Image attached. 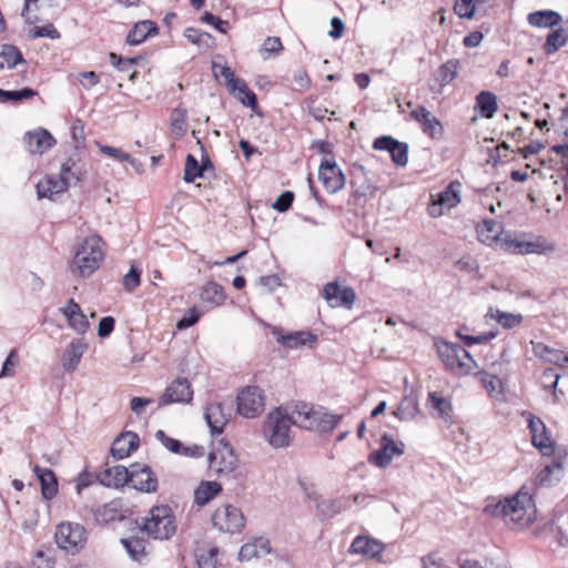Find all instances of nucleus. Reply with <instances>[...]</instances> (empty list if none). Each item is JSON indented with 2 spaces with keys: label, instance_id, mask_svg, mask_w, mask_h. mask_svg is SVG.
I'll list each match as a JSON object with an SVG mask.
<instances>
[{
  "label": "nucleus",
  "instance_id": "16",
  "mask_svg": "<svg viewBox=\"0 0 568 568\" xmlns=\"http://www.w3.org/2000/svg\"><path fill=\"white\" fill-rule=\"evenodd\" d=\"M131 486L142 493L153 494L158 491L159 481L151 467L144 464L131 465Z\"/></svg>",
  "mask_w": 568,
  "mask_h": 568
},
{
  "label": "nucleus",
  "instance_id": "10",
  "mask_svg": "<svg viewBox=\"0 0 568 568\" xmlns=\"http://www.w3.org/2000/svg\"><path fill=\"white\" fill-rule=\"evenodd\" d=\"M405 452V444L394 440L389 434H384L379 439V448L368 456V462L379 468L387 467L394 457L402 456Z\"/></svg>",
  "mask_w": 568,
  "mask_h": 568
},
{
  "label": "nucleus",
  "instance_id": "12",
  "mask_svg": "<svg viewBox=\"0 0 568 568\" xmlns=\"http://www.w3.org/2000/svg\"><path fill=\"white\" fill-rule=\"evenodd\" d=\"M435 346L439 358L449 371L456 374H469L470 363H466L458 357L459 345L444 339H436Z\"/></svg>",
  "mask_w": 568,
  "mask_h": 568
},
{
  "label": "nucleus",
  "instance_id": "41",
  "mask_svg": "<svg viewBox=\"0 0 568 568\" xmlns=\"http://www.w3.org/2000/svg\"><path fill=\"white\" fill-rule=\"evenodd\" d=\"M459 64L458 59H450L438 68L437 81L440 87L449 84L457 77Z\"/></svg>",
  "mask_w": 568,
  "mask_h": 568
},
{
  "label": "nucleus",
  "instance_id": "32",
  "mask_svg": "<svg viewBox=\"0 0 568 568\" xmlns=\"http://www.w3.org/2000/svg\"><path fill=\"white\" fill-rule=\"evenodd\" d=\"M200 298L203 303H206L212 307H216L224 303L226 296L224 294V288L221 284L214 281H210L202 286L200 292Z\"/></svg>",
  "mask_w": 568,
  "mask_h": 568
},
{
  "label": "nucleus",
  "instance_id": "28",
  "mask_svg": "<svg viewBox=\"0 0 568 568\" xmlns=\"http://www.w3.org/2000/svg\"><path fill=\"white\" fill-rule=\"evenodd\" d=\"M33 473L40 481L42 497L45 500L54 498L58 494V479L53 470L34 465Z\"/></svg>",
  "mask_w": 568,
  "mask_h": 568
},
{
  "label": "nucleus",
  "instance_id": "60",
  "mask_svg": "<svg viewBox=\"0 0 568 568\" xmlns=\"http://www.w3.org/2000/svg\"><path fill=\"white\" fill-rule=\"evenodd\" d=\"M155 438L170 452L174 454H181L183 449V444L175 439L169 437L163 430H158L155 433Z\"/></svg>",
  "mask_w": 568,
  "mask_h": 568
},
{
  "label": "nucleus",
  "instance_id": "40",
  "mask_svg": "<svg viewBox=\"0 0 568 568\" xmlns=\"http://www.w3.org/2000/svg\"><path fill=\"white\" fill-rule=\"evenodd\" d=\"M38 92L31 88H22L20 90H3L0 89V102L20 103L24 100L34 98Z\"/></svg>",
  "mask_w": 568,
  "mask_h": 568
},
{
  "label": "nucleus",
  "instance_id": "53",
  "mask_svg": "<svg viewBox=\"0 0 568 568\" xmlns=\"http://www.w3.org/2000/svg\"><path fill=\"white\" fill-rule=\"evenodd\" d=\"M479 375L484 387L491 396L501 394L503 383L498 376L484 371L480 372Z\"/></svg>",
  "mask_w": 568,
  "mask_h": 568
},
{
  "label": "nucleus",
  "instance_id": "17",
  "mask_svg": "<svg viewBox=\"0 0 568 568\" xmlns=\"http://www.w3.org/2000/svg\"><path fill=\"white\" fill-rule=\"evenodd\" d=\"M375 150L387 151L392 161L398 166H405L408 162V144L400 142L393 136L382 135L373 142Z\"/></svg>",
  "mask_w": 568,
  "mask_h": 568
},
{
  "label": "nucleus",
  "instance_id": "29",
  "mask_svg": "<svg viewBox=\"0 0 568 568\" xmlns=\"http://www.w3.org/2000/svg\"><path fill=\"white\" fill-rule=\"evenodd\" d=\"M159 27L151 20H143L134 24L132 30L126 36V43L130 45H138L145 41L149 37L156 36Z\"/></svg>",
  "mask_w": 568,
  "mask_h": 568
},
{
  "label": "nucleus",
  "instance_id": "55",
  "mask_svg": "<svg viewBox=\"0 0 568 568\" xmlns=\"http://www.w3.org/2000/svg\"><path fill=\"white\" fill-rule=\"evenodd\" d=\"M217 554L219 549L216 547H212L196 555V562L199 568H216Z\"/></svg>",
  "mask_w": 568,
  "mask_h": 568
},
{
  "label": "nucleus",
  "instance_id": "48",
  "mask_svg": "<svg viewBox=\"0 0 568 568\" xmlns=\"http://www.w3.org/2000/svg\"><path fill=\"white\" fill-rule=\"evenodd\" d=\"M204 173V168L200 166L199 161L192 154H187L185 159V168L183 180L186 183H192L197 178H202Z\"/></svg>",
  "mask_w": 568,
  "mask_h": 568
},
{
  "label": "nucleus",
  "instance_id": "9",
  "mask_svg": "<svg viewBox=\"0 0 568 568\" xmlns=\"http://www.w3.org/2000/svg\"><path fill=\"white\" fill-rule=\"evenodd\" d=\"M236 400L239 414L246 418H254L264 410L265 396L258 386L245 387L239 393Z\"/></svg>",
  "mask_w": 568,
  "mask_h": 568
},
{
  "label": "nucleus",
  "instance_id": "52",
  "mask_svg": "<svg viewBox=\"0 0 568 568\" xmlns=\"http://www.w3.org/2000/svg\"><path fill=\"white\" fill-rule=\"evenodd\" d=\"M187 112L185 109L176 108L171 113V126L175 134L183 135L187 130Z\"/></svg>",
  "mask_w": 568,
  "mask_h": 568
},
{
  "label": "nucleus",
  "instance_id": "64",
  "mask_svg": "<svg viewBox=\"0 0 568 568\" xmlns=\"http://www.w3.org/2000/svg\"><path fill=\"white\" fill-rule=\"evenodd\" d=\"M293 201L294 193L292 191H284L274 201L272 207L280 213H284L292 206Z\"/></svg>",
  "mask_w": 568,
  "mask_h": 568
},
{
  "label": "nucleus",
  "instance_id": "15",
  "mask_svg": "<svg viewBox=\"0 0 568 568\" xmlns=\"http://www.w3.org/2000/svg\"><path fill=\"white\" fill-rule=\"evenodd\" d=\"M193 399L191 383L185 377H178L159 398V406H166L174 403L186 404Z\"/></svg>",
  "mask_w": 568,
  "mask_h": 568
},
{
  "label": "nucleus",
  "instance_id": "13",
  "mask_svg": "<svg viewBox=\"0 0 568 568\" xmlns=\"http://www.w3.org/2000/svg\"><path fill=\"white\" fill-rule=\"evenodd\" d=\"M535 449H538L541 457L567 455L562 446L557 445L550 430L541 419L535 416Z\"/></svg>",
  "mask_w": 568,
  "mask_h": 568
},
{
  "label": "nucleus",
  "instance_id": "30",
  "mask_svg": "<svg viewBox=\"0 0 568 568\" xmlns=\"http://www.w3.org/2000/svg\"><path fill=\"white\" fill-rule=\"evenodd\" d=\"M84 170L80 164V160L77 154L71 155L60 169L61 178L68 182V186L77 185L83 180Z\"/></svg>",
  "mask_w": 568,
  "mask_h": 568
},
{
  "label": "nucleus",
  "instance_id": "23",
  "mask_svg": "<svg viewBox=\"0 0 568 568\" xmlns=\"http://www.w3.org/2000/svg\"><path fill=\"white\" fill-rule=\"evenodd\" d=\"M385 545L369 536H357L351 545V552L359 554L369 558L378 559L384 551Z\"/></svg>",
  "mask_w": 568,
  "mask_h": 568
},
{
  "label": "nucleus",
  "instance_id": "7",
  "mask_svg": "<svg viewBox=\"0 0 568 568\" xmlns=\"http://www.w3.org/2000/svg\"><path fill=\"white\" fill-rule=\"evenodd\" d=\"M237 458L233 448L224 440L220 439L209 454L210 469L219 476L230 475L234 471Z\"/></svg>",
  "mask_w": 568,
  "mask_h": 568
},
{
  "label": "nucleus",
  "instance_id": "5",
  "mask_svg": "<svg viewBox=\"0 0 568 568\" xmlns=\"http://www.w3.org/2000/svg\"><path fill=\"white\" fill-rule=\"evenodd\" d=\"M101 242L99 236L93 235L85 239L78 248L73 258V266L81 277H88L99 268L103 260Z\"/></svg>",
  "mask_w": 568,
  "mask_h": 568
},
{
  "label": "nucleus",
  "instance_id": "37",
  "mask_svg": "<svg viewBox=\"0 0 568 568\" xmlns=\"http://www.w3.org/2000/svg\"><path fill=\"white\" fill-rule=\"evenodd\" d=\"M460 182L453 181L444 191L437 193L435 197H437V200L440 201L442 204H444L446 210H450L457 206L460 202Z\"/></svg>",
  "mask_w": 568,
  "mask_h": 568
},
{
  "label": "nucleus",
  "instance_id": "31",
  "mask_svg": "<svg viewBox=\"0 0 568 568\" xmlns=\"http://www.w3.org/2000/svg\"><path fill=\"white\" fill-rule=\"evenodd\" d=\"M204 417L213 435L223 433L227 417L221 403L210 404L205 409Z\"/></svg>",
  "mask_w": 568,
  "mask_h": 568
},
{
  "label": "nucleus",
  "instance_id": "34",
  "mask_svg": "<svg viewBox=\"0 0 568 568\" xmlns=\"http://www.w3.org/2000/svg\"><path fill=\"white\" fill-rule=\"evenodd\" d=\"M347 507L344 498L321 500L316 504L317 516L321 520L329 519Z\"/></svg>",
  "mask_w": 568,
  "mask_h": 568
},
{
  "label": "nucleus",
  "instance_id": "62",
  "mask_svg": "<svg viewBox=\"0 0 568 568\" xmlns=\"http://www.w3.org/2000/svg\"><path fill=\"white\" fill-rule=\"evenodd\" d=\"M202 313L196 306L189 308L184 316L178 322L176 327L179 329H186L196 324L201 318Z\"/></svg>",
  "mask_w": 568,
  "mask_h": 568
},
{
  "label": "nucleus",
  "instance_id": "26",
  "mask_svg": "<svg viewBox=\"0 0 568 568\" xmlns=\"http://www.w3.org/2000/svg\"><path fill=\"white\" fill-rule=\"evenodd\" d=\"M131 479V466L128 468L122 465H116L110 468H106L100 477L101 484L106 487H123L126 484H130Z\"/></svg>",
  "mask_w": 568,
  "mask_h": 568
},
{
  "label": "nucleus",
  "instance_id": "50",
  "mask_svg": "<svg viewBox=\"0 0 568 568\" xmlns=\"http://www.w3.org/2000/svg\"><path fill=\"white\" fill-rule=\"evenodd\" d=\"M481 0H455L454 12L462 19H471L476 13L477 3Z\"/></svg>",
  "mask_w": 568,
  "mask_h": 568
},
{
  "label": "nucleus",
  "instance_id": "22",
  "mask_svg": "<svg viewBox=\"0 0 568 568\" xmlns=\"http://www.w3.org/2000/svg\"><path fill=\"white\" fill-rule=\"evenodd\" d=\"M140 444L139 435L134 432H123L114 440L111 447L112 456L120 460L136 450Z\"/></svg>",
  "mask_w": 568,
  "mask_h": 568
},
{
  "label": "nucleus",
  "instance_id": "33",
  "mask_svg": "<svg viewBox=\"0 0 568 568\" xmlns=\"http://www.w3.org/2000/svg\"><path fill=\"white\" fill-rule=\"evenodd\" d=\"M222 491V486L216 481H202L194 491V503L205 506Z\"/></svg>",
  "mask_w": 568,
  "mask_h": 568
},
{
  "label": "nucleus",
  "instance_id": "19",
  "mask_svg": "<svg viewBox=\"0 0 568 568\" xmlns=\"http://www.w3.org/2000/svg\"><path fill=\"white\" fill-rule=\"evenodd\" d=\"M410 118L420 123L424 133L432 139L439 140L444 135L442 122L425 106L419 105L410 112Z\"/></svg>",
  "mask_w": 568,
  "mask_h": 568
},
{
  "label": "nucleus",
  "instance_id": "44",
  "mask_svg": "<svg viewBox=\"0 0 568 568\" xmlns=\"http://www.w3.org/2000/svg\"><path fill=\"white\" fill-rule=\"evenodd\" d=\"M428 402L433 409H435L438 416L445 420L450 419L452 417V404L445 397H443L437 392H432L428 394Z\"/></svg>",
  "mask_w": 568,
  "mask_h": 568
},
{
  "label": "nucleus",
  "instance_id": "1",
  "mask_svg": "<svg viewBox=\"0 0 568 568\" xmlns=\"http://www.w3.org/2000/svg\"><path fill=\"white\" fill-rule=\"evenodd\" d=\"M532 506V491L527 485H523L520 489L510 498L499 499L489 498L484 513L493 517H507L519 527L527 525L531 517L527 515V508Z\"/></svg>",
  "mask_w": 568,
  "mask_h": 568
},
{
  "label": "nucleus",
  "instance_id": "58",
  "mask_svg": "<svg viewBox=\"0 0 568 568\" xmlns=\"http://www.w3.org/2000/svg\"><path fill=\"white\" fill-rule=\"evenodd\" d=\"M141 268L131 265L129 272L123 277V285L128 292H133L141 283Z\"/></svg>",
  "mask_w": 568,
  "mask_h": 568
},
{
  "label": "nucleus",
  "instance_id": "25",
  "mask_svg": "<svg viewBox=\"0 0 568 568\" xmlns=\"http://www.w3.org/2000/svg\"><path fill=\"white\" fill-rule=\"evenodd\" d=\"M69 189L61 175H47L37 183V194L39 199H52L53 195L60 194Z\"/></svg>",
  "mask_w": 568,
  "mask_h": 568
},
{
  "label": "nucleus",
  "instance_id": "8",
  "mask_svg": "<svg viewBox=\"0 0 568 568\" xmlns=\"http://www.w3.org/2000/svg\"><path fill=\"white\" fill-rule=\"evenodd\" d=\"M215 528L223 532H240L245 526V517L241 509L233 505H224L215 509L212 515Z\"/></svg>",
  "mask_w": 568,
  "mask_h": 568
},
{
  "label": "nucleus",
  "instance_id": "61",
  "mask_svg": "<svg viewBox=\"0 0 568 568\" xmlns=\"http://www.w3.org/2000/svg\"><path fill=\"white\" fill-rule=\"evenodd\" d=\"M184 37L193 44H197L202 47L205 44L207 47V40L211 39V34L207 32H203L196 28L190 27L184 30Z\"/></svg>",
  "mask_w": 568,
  "mask_h": 568
},
{
  "label": "nucleus",
  "instance_id": "45",
  "mask_svg": "<svg viewBox=\"0 0 568 568\" xmlns=\"http://www.w3.org/2000/svg\"><path fill=\"white\" fill-rule=\"evenodd\" d=\"M417 412L418 404L416 399L410 396H405L394 412V415L400 420H409L415 417Z\"/></svg>",
  "mask_w": 568,
  "mask_h": 568
},
{
  "label": "nucleus",
  "instance_id": "6",
  "mask_svg": "<svg viewBox=\"0 0 568 568\" xmlns=\"http://www.w3.org/2000/svg\"><path fill=\"white\" fill-rule=\"evenodd\" d=\"M54 536L57 545L71 554L83 548L87 541L85 529L79 524L62 523L58 525Z\"/></svg>",
  "mask_w": 568,
  "mask_h": 568
},
{
  "label": "nucleus",
  "instance_id": "27",
  "mask_svg": "<svg viewBox=\"0 0 568 568\" xmlns=\"http://www.w3.org/2000/svg\"><path fill=\"white\" fill-rule=\"evenodd\" d=\"M270 540L264 537L255 538L253 541L244 544L239 552V560L248 561L254 558H261L271 554Z\"/></svg>",
  "mask_w": 568,
  "mask_h": 568
},
{
  "label": "nucleus",
  "instance_id": "14",
  "mask_svg": "<svg viewBox=\"0 0 568 568\" xmlns=\"http://www.w3.org/2000/svg\"><path fill=\"white\" fill-rule=\"evenodd\" d=\"M318 179L325 190L334 194L345 185V175L337 163L332 159H324L318 168Z\"/></svg>",
  "mask_w": 568,
  "mask_h": 568
},
{
  "label": "nucleus",
  "instance_id": "63",
  "mask_svg": "<svg viewBox=\"0 0 568 568\" xmlns=\"http://www.w3.org/2000/svg\"><path fill=\"white\" fill-rule=\"evenodd\" d=\"M508 151L509 145L506 142L497 144L493 150H489L488 162L497 165L498 163L508 161Z\"/></svg>",
  "mask_w": 568,
  "mask_h": 568
},
{
  "label": "nucleus",
  "instance_id": "46",
  "mask_svg": "<svg viewBox=\"0 0 568 568\" xmlns=\"http://www.w3.org/2000/svg\"><path fill=\"white\" fill-rule=\"evenodd\" d=\"M562 353V351L549 347L542 343H535V356L558 366H561Z\"/></svg>",
  "mask_w": 568,
  "mask_h": 568
},
{
  "label": "nucleus",
  "instance_id": "56",
  "mask_svg": "<svg viewBox=\"0 0 568 568\" xmlns=\"http://www.w3.org/2000/svg\"><path fill=\"white\" fill-rule=\"evenodd\" d=\"M67 321L69 327L74 329L78 334H84L90 327L88 317L83 314L82 310L73 316L71 313L70 316L67 317Z\"/></svg>",
  "mask_w": 568,
  "mask_h": 568
},
{
  "label": "nucleus",
  "instance_id": "4",
  "mask_svg": "<svg viewBox=\"0 0 568 568\" xmlns=\"http://www.w3.org/2000/svg\"><path fill=\"white\" fill-rule=\"evenodd\" d=\"M293 404L280 406L268 413L264 423V435L274 448L287 447L291 442V426H296L297 416L292 413Z\"/></svg>",
  "mask_w": 568,
  "mask_h": 568
},
{
  "label": "nucleus",
  "instance_id": "54",
  "mask_svg": "<svg viewBox=\"0 0 568 568\" xmlns=\"http://www.w3.org/2000/svg\"><path fill=\"white\" fill-rule=\"evenodd\" d=\"M28 37L30 39L49 38L55 40L59 39L61 36L60 32L53 26V23L49 22L42 27H34L33 29H30Z\"/></svg>",
  "mask_w": 568,
  "mask_h": 568
},
{
  "label": "nucleus",
  "instance_id": "20",
  "mask_svg": "<svg viewBox=\"0 0 568 568\" xmlns=\"http://www.w3.org/2000/svg\"><path fill=\"white\" fill-rule=\"evenodd\" d=\"M23 142L29 153L43 154L49 151L57 141L48 130L38 129L37 131L27 132L23 135Z\"/></svg>",
  "mask_w": 568,
  "mask_h": 568
},
{
  "label": "nucleus",
  "instance_id": "36",
  "mask_svg": "<svg viewBox=\"0 0 568 568\" xmlns=\"http://www.w3.org/2000/svg\"><path fill=\"white\" fill-rule=\"evenodd\" d=\"M567 41L568 31L560 26L548 33L544 44V50L547 54H552L562 48Z\"/></svg>",
  "mask_w": 568,
  "mask_h": 568
},
{
  "label": "nucleus",
  "instance_id": "42",
  "mask_svg": "<svg viewBox=\"0 0 568 568\" xmlns=\"http://www.w3.org/2000/svg\"><path fill=\"white\" fill-rule=\"evenodd\" d=\"M243 105L255 111L258 106L256 94L247 87L242 79L235 87V93H232Z\"/></svg>",
  "mask_w": 568,
  "mask_h": 568
},
{
  "label": "nucleus",
  "instance_id": "24",
  "mask_svg": "<svg viewBox=\"0 0 568 568\" xmlns=\"http://www.w3.org/2000/svg\"><path fill=\"white\" fill-rule=\"evenodd\" d=\"M87 348L88 344L83 338L72 339L62 355L63 368L67 372L75 371Z\"/></svg>",
  "mask_w": 568,
  "mask_h": 568
},
{
  "label": "nucleus",
  "instance_id": "18",
  "mask_svg": "<svg viewBox=\"0 0 568 568\" xmlns=\"http://www.w3.org/2000/svg\"><path fill=\"white\" fill-rule=\"evenodd\" d=\"M323 297L332 307L351 308L356 295L352 287H341L337 282H329L323 288Z\"/></svg>",
  "mask_w": 568,
  "mask_h": 568
},
{
  "label": "nucleus",
  "instance_id": "11",
  "mask_svg": "<svg viewBox=\"0 0 568 568\" xmlns=\"http://www.w3.org/2000/svg\"><path fill=\"white\" fill-rule=\"evenodd\" d=\"M566 455L541 457L540 470L535 477V486L550 487L559 483L564 476V459Z\"/></svg>",
  "mask_w": 568,
  "mask_h": 568
},
{
  "label": "nucleus",
  "instance_id": "59",
  "mask_svg": "<svg viewBox=\"0 0 568 568\" xmlns=\"http://www.w3.org/2000/svg\"><path fill=\"white\" fill-rule=\"evenodd\" d=\"M493 318L497 321L505 328H513L520 324L521 315H515L511 313H505L499 310H496V315H491Z\"/></svg>",
  "mask_w": 568,
  "mask_h": 568
},
{
  "label": "nucleus",
  "instance_id": "47",
  "mask_svg": "<svg viewBox=\"0 0 568 568\" xmlns=\"http://www.w3.org/2000/svg\"><path fill=\"white\" fill-rule=\"evenodd\" d=\"M0 58L6 61L9 69H13L20 63H26L22 52L18 49V47L13 44H3L0 52Z\"/></svg>",
  "mask_w": 568,
  "mask_h": 568
},
{
  "label": "nucleus",
  "instance_id": "43",
  "mask_svg": "<svg viewBox=\"0 0 568 568\" xmlns=\"http://www.w3.org/2000/svg\"><path fill=\"white\" fill-rule=\"evenodd\" d=\"M121 544L128 555L135 561L145 557V540L140 537L122 538Z\"/></svg>",
  "mask_w": 568,
  "mask_h": 568
},
{
  "label": "nucleus",
  "instance_id": "3",
  "mask_svg": "<svg viewBox=\"0 0 568 568\" xmlns=\"http://www.w3.org/2000/svg\"><path fill=\"white\" fill-rule=\"evenodd\" d=\"M138 524L142 532L156 540L171 539L178 528L174 511L166 504L153 506Z\"/></svg>",
  "mask_w": 568,
  "mask_h": 568
},
{
  "label": "nucleus",
  "instance_id": "57",
  "mask_svg": "<svg viewBox=\"0 0 568 568\" xmlns=\"http://www.w3.org/2000/svg\"><path fill=\"white\" fill-rule=\"evenodd\" d=\"M19 364V355L16 348L11 349L2 364L0 378L12 377L16 374L14 367Z\"/></svg>",
  "mask_w": 568,
  "mask_h": 568
},
{
  "label": "nucleus",
  "instance_id": "49",
  "mask_svg": "<svg viewBox=\"0 0 568 568\" xmlns=\"http://www.w3.org/2000/svg\"><path fill=\"white\" fill-rule=\"evenodd\" d=\"M560 375L557 368L549 367L546 368L540 377V384L544 389H551L554 393V402H557V385L559 382Z\"/></svg>",
  "mask_w": 568,
  "mask_h": 568
},
{
  "label": "nucleus",
  "instance_id": "35",
  "mask_svg": "<svg viewBox=\"0 0 568 568\" xmlns=\"http://www.w3.org/2000/svg\"><path fill=\"white\" fill-rule=\"evenodd\" d=\"M476 109L483 118L491 119L498 109L496 95L490 91H481L476 97Z\"/></svg>",
  "mask_w": 568,
  "mask_h": 568
},
{
  "label": "nucleus",
  "instance_id": "2",
  "mask_svg": "<svg viewBox=\"0 0 568 568\" xmlns=\"http://www.w3.org/2000/svg\"><path fill=\"white\" fill-rule=\"evenodd\" d=\"M292 413L297 416V427L318 433H331L343 418V415L331 414L323 406L315 407L304 402L294 403Z\"/></svg>",
  "mask_w": 568,
  "mask_h": 568
},
{
  "label": "nucleus",
  "instance_id": "39",
  "mask_svg": "<svg viewBox=\"0 0 568 568\" xmlns=\"http://www.w3.org/2000/svg\"><path fill=\"white\" fill-rule=\"evenodd\" d=\"M478 239L485 244H493L499 237V226L494 220H484L477 227Z\"/></svg>",
  "mask_w": 568,
  "mask_h": 568
},
{
  "label": "nucleus",
  "instance_id": "21",
  "mask_svg": "<svg viewBox=\"0 0 568 568\" xmlns=\"http://www.w3.org/2000/svg\"><path fill=\"white\" fill-rule=\"evenodd\" d=\"M273 333L282 346L291 349L305 345L313 347V345L317 342V336L310 331H298L290 334H283L281 329H275Z\"/></svg>",
  "mask_w": 568,
  "mask_h": 568
},
{
  "label": "nucleus",
  "instance_id": "38",
  "mask_svg": "<svg viewBox=\"0 0 568 568\" xmlns=\"http://www.w3.org/2000/svg\"><path fill=\"white\" fill-rule=\"evenodd\" d=\"M562 16L555 10L535 11V27L544 29H556L560 27Z\"/></svg>",
  "mask_w": 568,
  "mask_h": 568
},
{
  "label": "nucleus",
  "instance_id": "51",
  "mask_svg": "<svg viewBox=\"0 0 568 568\" xmlns=\"http://www.w3.org/2000/svg\"><path fill=\"white\" fill-rule=\"evenodd\" d=\"M501 246L515 254H530L532 253V242L529 241H518L516 239H504L501 242Z\"/></svg>",
  "mask_w": 568,
  "mask_h": 568
}]
</instances>
